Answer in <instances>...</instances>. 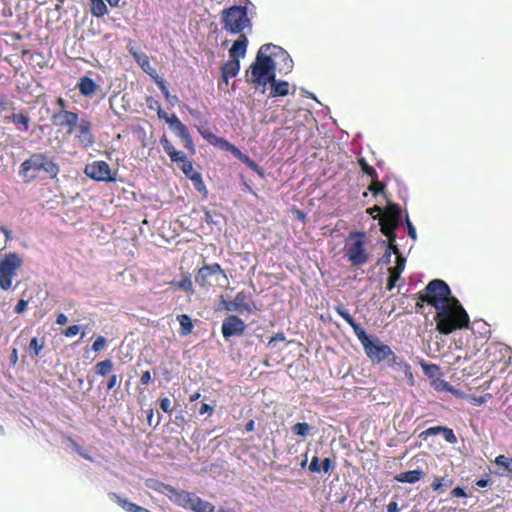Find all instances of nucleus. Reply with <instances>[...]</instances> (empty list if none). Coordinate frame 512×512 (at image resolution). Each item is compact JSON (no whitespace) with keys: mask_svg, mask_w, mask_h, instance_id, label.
Segmentation results:
<instances>
[{"mask_svg":"<svg viewBox=\"0 0 512 512\" xmlns=\"http://www.w3.org/2000/svg\"><path fill=\"white\" fill-rule=\"evenodd\" d=\"M283 61L285 73L292 70L293 61L289 54L280 46L272 43L264 44L256 54L255 61L250 65L247 71V81L257 87H265L276 77V60Z\"/></svg>","mask_w":512,"mask_h":512,"instance_id":"1","label":"nucleus"},{"mask_svg":"<svg viewBox=\"0 0 512 512\" xmlns=\"http://www.w3.org/2000/svg\"><path fill=\"white\" fill-rule=\"evenodd\" d=\"M334 309L337 314L341 316L353 329V332L361 343L366 356L372 363L379 364L389 357L392 350L390 346L384 344L378 337L369 336L366 331L355 322L354 318L350 315L349 311L343 304L336 305Z\"/></svg>","mask_w":512,"mask_h":512,"instance_id":"2","label":"nucleus"},{"mask_svg":"<svg viewBox=\"0 0 512 512\" xmlns=\"http://www.w3.org/2000/svg\"><path fill=\"white\" fill-rule=\"evenodd\" d=\"M435 310L436 330L440 334L448 335L456 330L469 327V315L457 298L451 299Z\"/></svg>","mask_w":512,"mask_h":512,"instance_id":"3","label":"nucleus"},{"mask_svg":"<svg viewBox=\"0 0 512 512\" xmlns=\"http://www.w3.org/2000/svg\"><path fill=\"white\" fill-rule=\"evenodd\" d=\"M40 172H44L50 179H56L60 167L46 153L36 152L23 161L19 168V175L26 183L34 181Z\"/></svg>","mask_w":512,"mask_h":512,"instance_id":"4","label":"nucleus"},{"mask_svg":"<svg viewBox=\"0 0 512 512\" xmlns=\"http://www.w3.org/2000/svg\"><path fill=\"white\" fill-rule=\"evenodd\" d=\"M416 298L437 309L456 297L452 296L451 289L444 280L433 279L428 282L422 291L416 294Z\"/></svg>","mask_w":512,"mask_h":512,"instance_id":"5","label":"nucleus"},{"mask_svg":"<svg viewBox=\"0 0 512 512\" xmlns=\"http://www.w3.org/2000/svg\"><path fill=\"white\" fill-rule=\"evenodd\" d=\"M220 18L223 29L230 34L240 35L246 28L252 27L245 6L233 5L226 8L221 11Z\"/></svg>","mask_w":512,"mask_h":512,"instance_id":"6","label":"nucleus"},{"mask_svg":"<svg viewBox=\"0 0 512 512\" xmlns=\"http://www.w3.org/2000/svg\"><path fill=\"white\" fill-rule=\"evenodd\" d=\"M366 235L362 231L350 232L346 238L344 255L352 266L360 267L368 262L369 253L365 247Z\"/></svg>","mask_w":512,"mask_h":512,"instance_id":"7","label":"nucleus"},{"mask_svg":"<svg viewBox=\"0 0 512 512\" xmlns=\"http://www.w3.org/2000/svg\"><path fill=\"white\" fill-rule=\"evenodd\" d=\"M22 264L21 257L14 252L5 254L0 260V288L2 290L7 291L11 289L13 279Z\"/></svg>","mask_w":512,"mask_h":512,"instance_id":"8","label":"nucleus"},{"mask_svg":"<svg viewBox=\"0 0 512 512\" xmlns=\"http://www.w3.org/2000/svg\"><path fill=\"white\" fill-rule=\"evenodd\" d=\"M219 275H221L225 281L228 280L225 271L219 263L205 264L196 271L195 282L199 287L208 289L212 287L211 279L217 278Z\"/></svg>","mask_w":512,"mask_h":512,"instance_id":"9","label":"nucleus"},{"mask_svg":"<svg viewBox=\"0 0 512 512\" xmlns=\"http://www.w3.org/2000/svg\"><path fill=\"white\" fill-rule=\"evenodd\" d=\"M85 174L99 182H114L116 179L111 174L110 166L102 160L87 164L84 170Z\"/></svg>","mask_w":512,"mask_h":512,"instance_id":"10","label":"nucleus"},{"mask_svg":"<svg viewBox=\"0 0 512 512\" xmlns=\"http://www.w3.org/2000/svg\"><path fill=\"white\" fill-rule=\"evenodd\" d=\"M153 489L167 496L177 506L182 507L184 509L187 506L188 497H190L189 492L184 490H177L173 486L163 482H157L153 486Z\"/></svg>","mask_w":512,"mask_h":512,"instance_id":"11","label":"nucleus"},{"mask_svg":"<svg viewBox=\"0 0 512 512\" xmlns=\"http://www.w3.org/2000/svg\"><path fill=\"white\" fill-rule=\"evenodd\" d=\"M75 140L83 148H90L95 143V137L92 132V123L87 118H82L76 126L74 132Z\"/></svg>","mask_w":512,"mask_h":512,"instance_id":"12","label":"nucleus"},{"mask_svg":"<svg viewBox=\"0 0 512 512\" xmlns=\"http://www.w3.org/2000/svg\"><path fill=\"white\" fill-rule=\"evenodd\" d=\"M79 114L77 112L62 110L54 113L51 116V121L54 125L67 130V134H72L80 122Z\"/></svg>","mask_w":512,"mask_h":512,"instance_id":"13","label":"nucleus"},{"mask_svg":"<svg viewBox=\"0 0 512 512\" xmlns=\"http://www.w3.org/2000/svg\"><path fill=\"white\" fill-rule=\"evenodd\" d=\"M246 329L245 322L236 315L226 317L222 322V335L225 339L233 336H241Z\"/></svg>","mask_w":512,"mask_h":512,"instance_id":"14","label":"nucleus"},{"mask_svg":"<svg viewBox=\"0 0 512 512\" xmlns=\"http://www.w3.org/2000/svg\"><path fill=\"white\" fill-rule=\"evenodd\" d=\"M233 304L234 312H238L240 314H250L253 312L252 295L247 291H239L233 299Z\"/></svg>","mask_w":512,"mask_h":512,"instance_id":"15","label":"nucleus"},{"mask_svg":"<svg viewBox=\"0 0 512 512\" xmlns=\"http://www.w3.org/2000/svg\"><path fill=\"white\" fill-rule=\"evenodd\" d=\"M76 87L79 93L87 98H91L100 89V86L89 76L80 77Z\"/></svg>","mask_w":512,"mask_h":512,"instance_id":"16","label":"nucleus"},{"mask_svg":"<svg viewBox=\"0 0 512 512\" xmlns=\"http://www.w3.org/2000/svg\"><path fill=\"white\" fill-rule=\"evenodd\" d=\"M4 120L12 122L20 132L28 131L31 121L28 113L24 110H21L18 113H13L10 116H6Z\"/></svg>","mask_w":512,"mask_h":512,"instance_id":"17","label":"nucleus"},{"mask_svg":"<svg viewBox=\"0 0 512 512\" xmlns=\"http://www.w3.org/2000/svg\"><path fill=\"white\" fill-rule=\"evenodd\" d=\"M387 365L396 371H402L405 376L412 377L411 366L402 358L397 356L392 350L389 357L386 358Z\"/></svg>","mask_w":512,"mask_h":512,"instance_id":"18","label":"nucleus"},{"mask_svg":"<svg viewBox=\"0 0 512 512\" xmlns=\"http://www.w3.org/2000/svg\"><path fill=\"white\" fill-rule=\"evenodd\" d=\"M248 46V39L245 34H240L229 49L230 59H238L244 57Z\"/></svg>","mask_w":512,"mask_h":512,"instance_id":"19","label":"nucleus"},{"mask_svg":"<svg viewBox=\"0 0 512 512\" xmlns=\"http://www.w3.org/2000/svg\"><path fill=\"white\" fill-rule=\"evenodd\" d=\"M405 258L398 256L396 265L389 268V277L387 282V289L392 290L395 287L396 282L399 280L401 273L405 268Z\"/></svg>","mask_w":512,"mask_h":512,"instance_id":"20","label":"nucleus"},{"mask_svg":"<svg viewBox=\"0 0 512 512\" xmlns=\"http://www.w3.org/2000/svg\"><path fill=\"white\" fill-rule=\"evenodd\" d=\"M133 58L141 67V69L147 73L155 81L160 76L156 73L155 69L151 66L149 57L145 53H137L130 50Z\"/></svg>","mask_w":512,"mask_h":512,"instance_id":"21","label":"nucleus"},{"mask_svg":"<svg viewBox=\"0 0 512 512\" xmlns=\"http://www.w3.org/2000/svg\"><path fill=\"white\" fill-rule=\"evenodd\" d=\"M240 70V60L230 59L221 67V80L227 85L229 78L235 77Z\"/></svg>","mask_w":512,"mask_h":512,"instance_id":"22","label":"nucleus"},{"mask_svg":"<svg viewBox=\"0 0 512 512\" xmlns=\"http://www.w3.org/2000/svg\"><path fill=\"white\" fill-rule=\"evenodd\" d=\"M109 497L119 506H121L126 512H150V510L142 506H139L135 503H132L128 499L122 498L120 495L116 493H110Z\"/></svg>","mask_w":512,"mask_h":512,"instance_id":"23","label":"nucleus"},{"mask_svg":"<svg viewBox=\"0 0 512 512\" xmlns=\"http://www.w3.org/2000/svg\"><path fill=\"white\" fill-rule=\"evenodd\" d=\"M425 473L423 470L416 469L397 474L394 479L400 483H416L424 477Z\"/></svg>","mask_w":512,"mask_h":512,"instance_id":"24","label":"nucleus"},{"mask_svg":"<svg viewBox=\"0 0 512 512\" xmlns=\"http://www.w3.org/2000/svg\"><path fill=\"white\" fill-rule=\"evenodd\" d=\"M160 143L164 149V151L168 154V156L171 158L172 162L179 163V160H183L185 154L181 151H178L172 143L168 140V138L163 135L160 139Z\"/></svg>","mask_w":512,"mask_h":512,"instance_id":"25","label":"nucleus"},{"mask_svg":"<svg viewBox=\"0 0 512 512\" xmlns=\"http://www.w3.org/2000/svg\"><path fill=\"white\" fill-rule=\"evenodd\" d=\"M268 84L271 85L270 97L286 96L289 94V83L287 81H277L274 77V81H270Z\"/></svg>","mask_w":512,"mask_h":512,"instance_id":"26","label":"nucleus"},{"mask_svg":"<svg viewBox=\"0 0 512 512\" xmlns=\"http://www.w3.org/2000/svg\"><path fill=\"white\" fill-rule=\"evenodd\" d=\"M400 217L401 208L398 204L395 203H388L381 216V218L392 220L393 222H400Z\"/></svg>","mask_w":512,"mask_h":512,"instance_id":"27","label":"nucleus"},{"mask_svg":"<svg viewBox=\"0 0 512 512\" xmlns=\"http://www.w3.org/2000/svg\"><path fill=\"white\" fill-rule=\"evenodd\" d=\"M453 482V479L448 478V476H434L431 488L433 491L442 493L447 487L452 486Z\"/></svg>","mask_w":512,"mask_h":512,"instance_id":"28","label":"nucleus"},{"mask_svg":"<svg viewBox=\"0 0 512 512\" xmlns=\"http://www.w3.org/2000/svg\"><path fill=\"white\" fill-rule=\"evenodd\" d=\"M114 368V363L111 359H105L95 364V373L99 376L105 377L111 374Z\"/></svg>","mask_w":512,"mask_h":512,"instance_id":"29","label":"nucleus"},{"mask_svg":"<svg viewBox=\"0 0 512 512\" xmlns=\"http://www.w3.org/2000/svg\"><path fill=\"white\" fill-rule=\"evenodd\" d=\"M90 12L94 17L102 18L108 13V9L103 0H90Z\"/></svg>","mask_w":512,"mask_h":512,"instance_id":"30","label":"nucleus"},{"mask_svg":"<svg viewBox=\"0 0 512 512\" xmlns=\"http://www.w3.org/2000/svg\"><path fill=\"white\" fill-rule=\"evenodd\" d=\"M313 427L306 422H298L291 427L294 435L306 438L312 434Z\"/></svg>","mask_w":512,"mask_h":512,"instance_id":"31","label":"nucleus"},{"mask_svg":"<svg viewBox=\"0 0 512 512\" xmlns=\"http://www.w3.org/2000/svg\"><path fill=\"white\" fill-rule=\"evenodd\" d=\"M180 324V335L186 336L193 330V323L191 318L187 314H182L177 317Z\"/></svg>","mask_w":512,"mask_h":512,"instance_id":"32","label":"nucleus"},{"mask_svg":"<svg viewBox=\"0 0 512 512\" xmlns=\"http://www.w3.org/2000/svg\"><path fill=\"white\" fill-rule=\"evenodd\" d=\"M171 285L177 286L179 289L188 292L190 294L194 293L193 289V282L191 280V277L189 274L185 275L181 280L179 281H172L170 282Z\"/></svg>","mask_w":512,"mask_h":512,"instance_id":"33","label":"nucleus"},{"mask_svg":"<svg viewBox=\"0 0 512 512\" xmlns=\"http://www.w3.org/2000/svg\"><path fill=\"white\" fill-rule=\"evenodd\" d=\"M494 463L501 467L507 474L512 476V458L505 455H499L495 458Z\"/></svg>","mask_w":512,"mask_h":512,"instance_id":"34","label":"nucleus"},{"mask_svg":"<svg viewBox=\"0 0 512 512\" xmlns=\"http://www.w3.org/2000/svg\"><path fill=\"white\" fill-rule=\"evenodd\" d=\"M155 83L157 84V86H158V87H159V89L161 90V92H162L163 96L165 97V99H166L169 103L174 104V103L178 100L177 96H175V95H173V96H172V95H170V92H169V90H168V88H167V86H166V83H165V81H164L161 77H159L158 79H156V80H155Z\"/></svg>","mask_w":512,"mask_h":512,"instance_id":"35","label":"nucleus"},{"mask_svg":"<svg viewBox=\"0 0 512 512\" xmlns=\"http://www.w3.org/2000/svg\"><path fill=\"white\" fill-rule=\"evenodd\" d=\"M44 347V343L43 342H39V340L34 337L31 339L30 343H29V347H28V352L30 354L31 357H38L40 352L42 351Z\"/></svg>","mask_w":512,"mask_h":512,"instance_id":"36","label":"nucleus"},{"mask_svg":"<svg viewBox=\"0 0 512 512\" xmlns=\"http://www.w3.org/2000/svg\"><path fill=\"white\" fill-rule=\"evenodd\" d=\"M398 225L399 222H393L392 220L380 218V231L382 232V234L394 232Z\"/></svg>","mask_w":512,"mask_h":512,"instance_id":"37","label":"nucleus"},{"mask_svg":"<svg viewBox=\"0 0 512 512\" xmlns=\"http://www.w3.org/2000/svg\"><path fill=\"white\" fill-rule=\"evenodd\" d=\"M358 164L363 173L368 175L371 179L378 178L377 171L372 166H370L363 157L358 159Z\"/></svg>","mask_w":512,"mask_h":512,"instance_id":"38","label":"nucleus"},{"mask_svg":"<svg viewBox=\"0 0 512 512\" xmlns=\"http://www.w3.org/2000/svg\"><path fill=\"white\" fill-rule=\"evenodd\" d=\"M193 512H215V507L210 502L198 498Z\"/></svg>","mask_w":512,"mask_h":512,"instance_id":"39","label":"nucleus"},{"mask_svg":"<svg viewBox=\"0 0 512 512\" xmlns=\"http://www.w3.org/2000/svg\"><path fill=\"white\" fill-rule=\"evenodd\" d=\"M190 180L192 181L195 190H197L200 193H202V192L207 193L205 183H204L202 176L199 172L193 173V175L190 176Z\"/></svg>","mask_w":512,"mask_h":512,"instance_id":"40","label":"nucleus"},{"mask_svg":"<svg viewBox=\"0 0 512 512\" xmlns=\"http://www.w3.org/2000/svg\"><path fill=\"white\" fill-rule=\"evenodd\" d=\"M385 188L386 185L378 181V178L371 179V183L368 185V190L372 193L373 196H377L379 193H383Z\"/></svg>","mask_w":512,"mask_h":512,"instance_id":"41","label":"nucleus"},{"mask_svg":"<svg viewBox=\"0 0 512 512\" xmlns=\"http://www.w3.org/2000/svg\"><path fill=\"white\" fill-rule=\"evenodd\" d=\"M179 167L182 170V172L190 179V176L193 175V173H198L194 170L193 164L191 161H189L186 156H184L183 160H179Z\"/></svg>","mask_w":512,"mask_h":512,"instance_id":"42","label":"nucleus"},{"mask_svg":"<svg viewBox=\"0 0 512 512\" xmlns=\"http://www.w3.org/2000/svg\"><path fill=\"white\" fill-rule=\"evenodd\" d=\"M157 114L158 117L160 119H164L171 128H174V125L180 122L179 118L175 114L168 116L167 113L163 112L161 109L158 110Z\"/></svg>","mask_w":512,"mask_h":512,"instance_id":"43","label":"nucleus"},{"mask_svg":"<svg viewBox=\"0 0 512 512\" xmlns=\"http://www.w3.org/2000/svg\"><path fill=\"white\" fill-rule=\"evenodd\" d=\"M108 379L105 383V387L106 389L109 391V390H113L115 388H118L120 386V378L118 375L116 374H109L108 375Z\"/></svg>","mask_w":512,"mask_h":512,"instance_id":"44","label":"nucleus"},{"mask_svg":"<svg viewBox=\"0 0 512 512\" xmlns=\"http://www.w3.org/2000/svg\"><path fill=\"white\" fill-rule=\"evenodd\" d=\"M182 142H183V145L184 147L192 154L195 153V147H194V143H193V139L190 135V133H186L184 134L183 136L180 137Z\"/></svg>","mask_w":512,"mask_h":512,"instance_id":"45","label":"nucleus"},{"mask_svg":"<svg viewBox=\"0 0 512 512\" xmlns=\"http://www.w3.org/2000/svg\"><path fill=\"white\" fill-rule=\"evenodd\" d=\"M107 340L103 336H98L92 344V350L94 352H99L103 350L106 346Z\"/></svg>","mask_w":512,"mask_h":512,"instance_id":"46","label":"nucleus"},{"mask_svg":"<svg viewBox=\"0 0 512 512\" xmlns=\"http://www.w3.org/2000/svg\"><path fill=\"white\" fill-rule=\"evenodd\" d=\"M441 433L443 434V436L447 442H449L451 444L456 443L457 438L452 429H450L446 426H443Z\"/></svg>","mask_w":512,"mask_h":512,"instance_id":"47","label":"nucleus"},{"mask_svg":"<svg viewBox=\"0 0 512 512\" xmlns=\"http://www.w3.org/2000/svg\"><path fill=\"white\" fill-rule=\"evenodd\" d=\"M81 326L79 325H71L68 326L66 329L63 330L62 334L65 337H74L80 332Z\"/></svg>","mask_w":512,"mask_h":512,"instance_id":"48","label":"nucleus"},{"mask_svg":"<svg viewBox=\"0 0 512 512\" xmlns=\"http://www.w3.org/2000/svg\"><path fill=\"white\" fill-rule=\"evenodd\" d=\"M213 138L215 139V143L216 144H219L220 147L226 151H229L231 152L232 149L234 147H236L235 145H233L232 143L228 142L227 140L223 139V138H217V137H214Z\"/></svg>","mask_w":512,"mask_h":512,"instance_id":"49","label":"nucleus"},{"mask_svg":"<svg viewBox=\"0 0 512 512\" xmlns=\"http://www.w3.org/2000/svg\"><path fill=\"white\" fill-rule=\"evenodd\" d=\"M160 408L163 412L171 414L172 408H171V401L169 398L164 397L159 400Z\"/></svg>","mask_w":512,"mask_h":512,"instance_id":"50","label":"nucleus"},{"mask_svg":"<svg viewBox=\"0 0 512 512\" xmlns=\"http://www.w3.org/2000/svg\"><path fill=\"white\" fill-rule=\"evenodd\" d=\"M443 426L430 427L420 434V437H428L432 435H438L441 433Z\"/></svg>","mask_w":512,"mask_h":512,"instance_id":"51","label":"nucleus"},{"mask_svg":"<svg viewBox=\"0 0 512 512\" xmlns=\"http://www.w3.org/2000/svg\"><path fill=\"white\" fill-rule=\"evenodd\" d=\"M189 496L190 497H188L187 506L185 507V509L193 511V509H195V503L197 502L199 496L192 492H189Z\"/></svg>","mask_w":512,"mask_h":512,"instance_id":"52","label":"nucleus"},{"mask_svg":"<svg viewBox=\"0 0 512 512\" xmlns=\"http://www.w3.org/2000/svg\"><path fill=\"white\" fill-rule=\"evenodd\" d=\"M320 464H319V458L317 456H314L309 464V471L310 472H314V473H318L321 471V468H320Z\"/></svg>","mask_w":512,"mask_h":512,"instance_id":"53","label":"nucleus"},{"mask_svg":"<svg viewBox=\"0 0 512 512\" xmlns=\"http://www.w3.org/2000/svg\"><path fill=\"white\" fill-rule=\"evenodd\" d=\"M27 305H28V302L26 300L20 299L14 307V312L16 314H21L22 312H24L26 310Z\"/></svg>","mask_w":512,"mask_h":512,"instance_id":"54","label":"nucleus"},{"mask_svg":"<svg viewBox=\"0 0 512 512\" xmlns=\"http://www.w3.org/2000/svg\"><path fill=\"white\" fill-rule=\"evenodd\" d=\"M173 129L175 130L176 134L179 137H181L184 134L189 132L188 128L181 121L179 123H177L176 125H174Z\"/></svg>","mask_w":512,"mask_h":512,"instance_id":"55","label":"nucleus"},{"mask_svg":"<svg viewBox=\"0 0 512 512\" xmlns=\"http://www.w3.org/2000/svg\"><path fill=\"white\" fill-rule=\"evenodd\" d=\"M391 262V251L390 249H386L384 254L378 259V264L387 265Z\"/></svg>","mask_w":512,"mask_h":512,"instance_id":"56","label":"nucleus"},{"mask_svg":"<svg viewBox=\"0 0 512 512\" xmlns=\"http://www.w3.org/2000/svg\"><path fill=\"white\" fill-rule=\"evenodd\" d=\"M406 225H407V232L408 236L412 238L413 240L416 239V230L411 221L409 220V217L406 216Z\"/></svg>","mask_w":512,"mask_h":512,"instance_id":"57","label":"nucleus"},{"mask_svg":"<svg viewBox=\"0 0 512 512\" xmlns=\"http://www.w3.org/2000/svg\"><path fill=\"white\" fill-rule=\"evenodd\" d=\"M451 496L455 497V498H462V497H467V494L462 487L457 486L454 489H452Z\"/></svg>","mask_w":512,"mask_h":512,"instance_id":"58","label":"nucleus"},{"mask_svg":"<svg viewBox=\"0 0 512 512\" xmlns=\"http://www.w3.org/2000/svg\"><path fill=\"white\" fill-rule=\"evenodd\" d=\"M286 340V337L283 332H279L271 337V339L268 342V346H272L275 342H284Z\"/></svg>","mask_w":512,"mask_h":512,"instance_id":"59","label":"nucleus"},{"mask_svg":"<svg viewBox=\"0 0 512 512\" xmlns=\"http://www.w3.org/2000/svg\"><path fill=\"white\" fill-rule=\"evenodd\" d=\"M320 468L324 473H328L332 468V462L330 458H325L322 461Z\"/></svg>","mask_w":512,"mask_h":512,"instance_id":"60","label":"nucleus"},{"mask_svg":"<svg viewBox=\"0 0 512 512\" xmlns=\"http://www.w3.org/2000/svg\"><path fill=\"white\" fill-rule=\"evenodd\" d=\"M213 411H214V408L207 403H203L199 409V413L201 415L206 414V413L211 415L213 413Z\"/></svg>","mask_w":512,"mask_h":512,"instance_id":"61","label":"nucleus"},{"mask_svg":"<svg viewBox=\"0 0 512 512\" xmlns=\"http://www.w3.org/2000/svg\"><path fill=\"white\" fill-rule=\"evenodd\" d=\"M221 306L223 309H225L226 311H229V312H232L234 311V304H233V300H225V299H222L221 300Z\"/></svg>","mask_w":512,"mask_h":512,"instance_id":"62","label":"nucleus"},{"mask_svg":"<svg viewBox=\"0 0 512 512\" xmlns=\"http://www.w3.org/2000/svg\"><path fill=\"white\" fill-rule=\"evenodd\" d=\"M151 381V373L150 371H144L142 374H141V377H140V383L142 385H147L149 382Z\"/></svg>","mask_w":512,"mask_h":512,"instance_id":"63","label":"nucleus"},{"mask_svg":"<svg viewBox=\"0 0 512 512\" xmlns=\"http://www.w3.org/2000/svg\"><path fill=\"white\" fill-rule=\"evenodd\" d=\"M56 105L59 108L58 111L67 110V101L62 97L56 99Z\"/></svg>","mask_w":512,"mask_h":512,"instance_id":"64","label":"nucleus"}]
</instances>
